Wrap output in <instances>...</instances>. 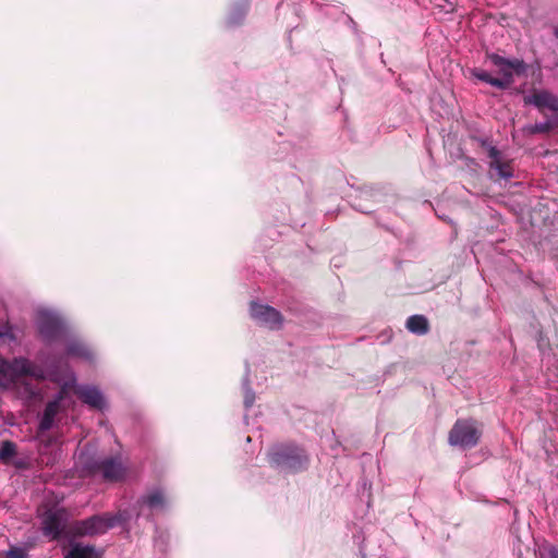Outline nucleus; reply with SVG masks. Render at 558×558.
<instances>
[{"mask_svg": "<svg viewBox=\"0 0 558 558\" xmlns=\"http://www.w3.org/2000/svg\"><path fill=\"white\" fill-rule=\"evenodd\" d=\"M128 511H119L117 514L104 513L93 515L86 520L75 521L68 526L69 513L63 508H52L41 514V531L49 539H57L65 532L73 536H93L104 534L108 530L129 521Z\"/></svg>", "mask_w": 558, "mask_h": 558, "instance_id": "obj_2", "label": "nucleus"}, {"mask_svg": "<svg viewBox=\"0 0 558 558\" xmlns=\"http://www.w3.org/2000/svg\"><path fill=\"white\" fill-rule=\"evenodd\" d=\"M5 557L7 558H27V554H26L25 549H23L21 547H12L7 551Z\"/></svg>", "mask_w": 558, "mask_h": 558, "instance_id": "obj_20", "label": "nucleus"}, {"mask_svg": "<svg viewBox=\"0 0 558 558\" xmlns=\"http://www.w3.org/2000/svg\"><path fill=\"white\" fill-rule=\"evenodd\" d=\"M16 453V446L12 441H3L0 449V461L7 462Z\"/></svg>", "mask_w": 558, "mask_h": 558, "instance_id": "obj_17", "label": "nucleus"}, {"mask_svg": "<svg viewBox=\"0 0 558 558\" xmlns=\"http://www.w3.org/2000/svg\"><path fill=\"white\" fill-rule=\"evenodd\" d=\"M38 331L48 343L66 338V327L61 316L49 308H38L36 313Z\"/></svg>", "mask_w": 558, "mask_h": 558, "instance_id": "obj_5", "label": "nucleus"}, {"mask_svg": "<svg viewBox=\"0 0 558 558\" xmlns=\"http://www.w3.org/2000/svg\"><path fill=\"white\" fill-rule=\"evenodd\" d=\"M486 63L494 68L495 76L486 70L473 69L471 74L499 89L508 88L515 80L526 71V64L520 59H508L496 53L486 57Z\"/></svg>", "mask_w": 558, "mask_h": 558, "instance_id": "obj_3", "label": "nucleus"}, {"mask_svg": "<svg viewBox=\"0 0 558 558\" xmlns=\"http://www.w3.org/2000/svg\"><path fill=\"white\" fill-rule=\"evenodd\" d=\"M543 558H558V549L554 546H548L541 553Z\"/></svg>", "mask_w": 558, "mask_h": 558, "instance_id": "obj_22", "label": "nucleus"}, {"mask_svg": "<svg viewBox=\"0 0 558 558\" xmlns=\"http://www.w3.org/2000/svg\"><path fill=\"white\" fill-rule=\"evenodd\" d=\"M408 330L415 335H425L428 331V322L423 315H413L407 319Z\"/></svg>", "mask_w": 558, "mask_h": 558, "instance_id": "obj_15", "label": "nucleus"}, {"mask_svg": "<svg viewBox=\"0 0 558 558\" xmlns=\"http://www.w3.org/2000/svg\"><path fill=\"white\" fill-rule=\"evenodd\" d=\"M482 430L474 420H459L449 433V444L461 448H472L477 445Z\"/></svg>", "mask_w": 558, "mask_h": 558, "instance_id": "obj_7", "label": "nucleus"}, {"mask_svg": "<svg viewBox=\"0 0 558 558\" xmlns=\"http://www.w3.org/2000/svg\"><path fill=\"white\" fill-rule=\"evenodd\" d=\"M524 102L533 105L539 110L548 109L558 112V96L547 90H534L532 94L524 97Z\"/></svg>", "mask_w": 558, "mask_h": 558, "instance_id": "obj_11", "label": "nucleus"}, {"mask_svg": "<svg viewBox=\"0 0 558 558\" xmlns=\"http://www.w3.org/2000/svg\"><path fill=\"white\" fill-rule=\"evenodd\" d=\"M243 390H244V407H245V409H250L255 402V393L250 388L248 381L246 378L243 381Z\"/></svg>", "mask_w": 558, "mask_h": 558, "instance_id": "obj_19", "label": "nucleus"}, {"mask_svg": "<svg viewBox=\"0 0 558 558\" xmlns=\"http://www.w3.org/2000/svg\"><path fill=\"white\" fill-rule=\"evenodd\" d=\"M488 157L489 168L490 171H494V177L505 180L513 177L510 163L502 159L501 153L496 147H490L488 149Z\"/></svg>", "mask_w": 558, "mask_h": 558, "instance_id": "obj_12", "label": "nucleus"}, {"mask_svg": "<svg viewBox=\"0 0 558 558\" xmlns=\"http://www.w3.org/2000/svg\"><path fill=\"white\" fill-rule=\"evenodd\" d=\"M555 35L558 37V25L555 27Z\"/></svg>", "mask_w": 558, "mask_h": 558, "instance_id": "obj_25", "label": "nucleus"}, {"mask_svg": "<svg viewBox=\"0 0 558 558\" xmlns=\"http://www.w3.org/2000/svg\"><path fill=\"white\" fill-rule=\"evenodd\" d=\"M0 338H8L10 340H15V337L14 335L12 333V331L10 329H5L3 331H0Z\"/></svg>", "mask_w": 558, "mask_h": 558, "instance_id": "obj_23", "label": "nucleus"}, {"mask_svg": "<svg viewBox=\"0 0 558 558\" xmlns=\"http://www.w3.org/2000/svg\"><path fill=\"white\" fill-rule=\"evenodd\" d=\"M250 313L255 323L265 328L277 329L282 324L281 314L269 305L252 302Z\"/></svg>", "mask_w": 558, "mask_h": 558, "instance_id": "obj_8", "label": "nucleus"}, {"mask_svg": "<svg viewBox=\"0 0 558 558\" xmlns=\"http://www.w3.org/2000/svg\"><path fill=\"white\" fill-rule=\"evenodd\" d=\"M25 390L28 393L29 398H36L39 395L38 391L34 389L31 385H26Z\"/></svg>", "mask_w": 558, "mask_h": 558, "instance_id": "obj_24", "label": "nucleus"}, {"mask_svg": "<svg viewBox=\"0 0 558 558\" xmlns=\"http://www.w3.org/2000/svg\"><path fill=\"white\" fill-rule=\"evenodd\" d=\"M246 12V3L234 7L228 16V24L231 26L239 25L244 20Z\"/></svg>", "mask_w": 558, "mask_h": 558, "instance_id": "obj_16", "label": "nucleus"}, {"mask_svg": "<svg viewBox=\"0 0 558 558\" xmlns=\"http://www.w3.org/2000/svg\"><path fill=\"white\" fill-rule=\"evenodd\" d=\"M71 392L75 393L81 401L89 408L102 411L107 407L102 392L96 386L77 385L75 380L74 384L70 386L69 396H71Z\"/></svg>", "mask_w": 558, "mask_h": 558, "instance_id": "obj_9", "label": "nucleus"}, {"mask_svg": "<svg viewBox=\"0 0 558 558\" xmlns=\"http://www.w3.org/2000/svg\"><path fill=\"white\" fill-rule=\"evenodd\" d=\"M66 342V353L69 356L78 357L85 361H93L95 357L94 350L81 339H64Z\"/></svg>", "mask_w": 558, "mask_h": 558, "instance_id": "obj_13", "label": "nucleus"}, {"mask_svg": "<svg viewBox=\"0 0 558 558\" xmlns=\"http://www.w3.org/2000/svg\"><path fill=\"white\" fill-rule=\"evenodd\" d=\"M98 554L94 546L73 544L66 553L65 558H97Z\"/></svg>", "mask_w": 558, "mask_h": 558, "instance_id": "obj_14", "label": "nucleus"}, {"mask_svg": "<svg viewBox=\"0 0 558 558\" xmlns=\"http://www.w3.org/2000/svg\"><path fill=\"white\" fill-rule=\"evenodd\" d=\"M37 360L40 364L22 356L11 361L0 359V387L10 389L23 376L57 383L60 386V391L53 400L47 403L39 422V430L46 432L53 426L54 417L60 411L74 404L72 397L69 396V389L75 381V374L61 361L57 362L46 357L44 352L38 354Z\"/></svg>", "mask_w": 558, "mask_h": 558, "instance_id": "obj_1", "label": "nucleus"}, {"mask_svg": "<svg viewBox=\"0 0 558 558\" xmlns=\"http://www.w3.org/2000/svg\"><path fill=\"white\" fill-rule=\"evenodd\" d=\"M168 498L162 489L154 488L138 500L137 517H149L153 512L162 511L168 505Z\"/></svg>", "mask_w": 558, "mask_h": 558, "instance_id": "obj_10", "label": "nucleus"}, {"mask_svg": "<svg viewBox=\"0 0 558 558\" xmlns=\"http://www.w3.org/2000/svg\"><path fill=\"white\" fill-rule=\"evenodd\" d=\"M268 460L276 468L293 472L301 470L306 464L303 451L288 445L272 447L268 453Z\"/></svg>", "mask_w": 558, "mask_h": 558, "instance_id": "obj_6", "label": "nucleus"}, {"mask_svg": "<svg viewBox=\"0 0 558 558\" xmlns=\"http://www.w3.org/2000/svg\"><path fill=\"white\" fill-rule=\"evenodd\" d=\"M435 7L439 8L444 12H452L454 10V5L449 0H433Z\"/></svg>", "mask_w": 558, "mask_h": 558, "instance_id": "obj_21", "label": "nucleus"}, {"mask_svg": "<svg viewBox=\"0 0 558 558\" xmlns=\"http://www.w3.org/2000/svg\"><path fill=\"white\" fill-rule=\"evenodd\" d=\"M556 125H558V116H555L545 122L536 123L535 125H533L532 132L545 133V132H548L549 130H551Z\"/></svg>", "mask_w": 558, "mask_h": 558, "instance_id": "obj_18", "label": "nucleus"}, {"mask_svg": "<svg viewBox=\"0 0 558 558\" xmlns=\"http://www.w3.org/2000/svg\"><path fill=\"white\" fill-rule=\"evenodd\" d=\"M83 470L92 476H99L106 482H118L125 476L126 469L119 458L97 460L89 458L85 452L78 457Z\"/></svg>", "mask_w": 558, "mask_h": 558, "instance_id": "obj_4", "label": "nucleus"}]
</instances>
